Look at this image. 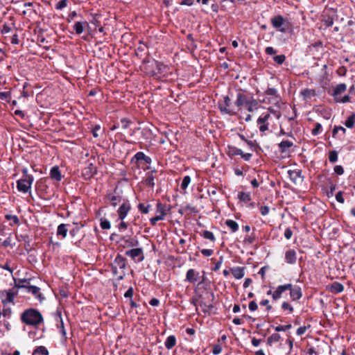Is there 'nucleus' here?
Here are the masks:
<instances>
[{"instance_id":"obj_1","label":"nucleus","mask_w":355,"mask_h":355,"mask_svg":"<svg viewBox=\"0 0 355 355\" xmlns=\"http://www.w3.org/2000/svg\"><path fill=\"white\" fill-rule=\"evenodd\" d=\"M21 321L31 326H37L43 322L41 313L35 309L30 308L23 311L20 316Z\"/></svg>"},{"instance_id":"obj_2","label":"nucleus","mask_w":355,"mask_h":355,"mask_svg":"<svg viewBox=\"0 0 355 355\" xmlns=\"http://www.w3.org/2000/svg\"><path fill=\"white\" fill-rule=\"evenodd\" d=\"M270 22L274 28L282 33H288L292 27L288 18H284L281 15L274 16L270 19Z\"/></svg>"},{"instance_id":"obj_3","label":"nucleus","mask_w":355,"mask_h":355,"mask_svg":"<svg viewBox=\"0 0 355 355\" xmlns=\"http://www.w3.org/2000/svg\"><path fill=\"white\" fill-rule=\"evenodd\" d=\"M151 67L153 68L152 70L146 71L148 75L152 76L158 75L165 76L168 71V67L167 65L155 60H153L152 62H145V67Z\"/></svg>"},{"instance_id":"obj_4","label":"nucleus","mask_w":355,"mask_h":355,"mask_svg":"<svg viewBox=\"0 0 355 355\" xmlns=\"http://www.w3.org/2000/svg\"><path fill=\"white\" fill-rule=\"evenodd\" d=\"M33 181V176H28V178H21L18 180L17 181V191L24 193L29 192Z\"/></svg>"},{"instance_id":"obj_5","label":"nucleus","mask_w":355,"mask_h":355,"mask_svg":"<svg viewBox=\"0 0 355 355\" xmlns=\"http://www.w3.org/2000/svg\"><path fill=\"white\" fill-rule=\"evenodd\" d=\"M218 106L222 114H226L231 116L236 114V112H235L232 107L231 99L228 96H224L223 101L222 103L218 102Z\"/></svg>"},{"instance_id":"obj_6","label":"nucleus","mask_w":355,"mask_h":355,"mask_svg":"<svg viewBox=\"0 0 355 355\" xmlns=\"http://www.w3.org/2000/svg\"><path fill=\"white\" fill-rule=\"evenodd\" d=\"M18 294V290L12 288L8 290H5L1 292L3 297L1 302L3 304L7 303H13L15 297Z\"/></svg>"},{"instance_id":"obj_7","label":"nucleus","mask_w":355,"mask_h":355,"mask_svg":"<svg viewBox=\"0 0 355 355\" xmlns=\"http://www.w3.org/2000/svg\"><path fill=\"white\" fill-rule=\"evenodd\" d=\"M265 94L267 96H270V98H268V102L270 103H272L275 105H277V107H279L281 98L279 96L278 92L275 88H273V87L268 88L266 90Z\"/></svg>"},{"instance_id":"obj_8","label":"nucleus","mask_w":355,"mask_h":355,"mask_svg":"<svg viewBox=\"0 0 355 355\" xmlns=\"http://www.w3.org/2000/svg\"><path fill=\"white\" fill-rule=\"evenodd\" d=\"M131 209V205L128 200H124L119 206L116 212L118 214V220H123Z\"/></svg>"},{"instance_id":"obj_9","label":"nucleus","mask_w":355,"mask_h":355,"mask_svg":"<svg viewBox=\"0 0 355 355\" xmlns=\"http://www.w3.org/2000/svg\"><path fill=\"white\" fill-rule=\"evenodd\" d=\"M291 288V284H286L284 285H279L278 286L276 289L272 292V291H268L267 292V295H271L272 297V299L274 300H277L282 297V294L285 292L286 291H288V288Z\"/></svg>"},{"instance_id":"obj_10","label":"nucleus","mask_w":355,"mask_h":355,"mask_svg":"<svg viewBox=\"0 0 355 355\" xmlns=\"http://www.w3.org/2000/svg\"><path fill=\"white\" fill-rule=\"evenodd\" d=\"M270 117V114L268 112L263 113L257 119V123L259 125V131L263 132L268 130V121Z\"/></svg>"},{"instance_id":"obj_11","label":"nucleus","mask_w":355,"mask_h":355,"mask_svg":"<svg viewBox=\"0 0 355 355\" xmlns=\"http://www.w3.org/2000/svg\"><path fill=\"white\" fill-rule=\"evenodd\" d=\"M122 200V197L120 195H116L112 193H107L104 197V202L109 204L114 207H116Z\"/></svg>"},{"instance_id":"obj_12","label":"nucleus","mask_w":355,"mask_h":355,"mask_svg":"<svg viewBox=\"0 0 355 355\" xmlns=\"http://www.w3.org/2000/svg\"><path fill=\"white\" fill-rule=\"evenodd\" d=\"M125 254L126 256L130 257L133 260H135V259L137 257H139V259H138L139 262H141L144 259V252H143V249L141 248H133V249L127 250L125 252Z\"/></svg>"},{"instance_id":"obj_13","label":"nucleus","mask_w":355,"mask_h":355,"mask_svg":"<svg viewBox=\"0 0 355 355\" xmlns=\"http://www.w3.org/2000/svg\"><path fill=\"white\" fill-rule=\"evenodd\" d=\"M96 168L93 164L90 163L83 168L81 175L85 180H89L96 174Z\"/></svg>"},{"instance_id":"obj_14","label":"nucleus","mask_w":355,"mask_h":355,"mask_svg":"<svg viewBox=\"0 0 355 355\" xmlns=\"http://www.w3.org/2000/svg\"><path fill=\"white\" fill-rule=\"evenodd\" d=\"M288 174L291 181L295 184L302 182L304 180L301 170H288Z\"/></svg>"},{"instance_id":"obj_15","label":"nucleus","mask_w":355,"mask_h":355,"mask_svg":"<svg viewBox=\"0 0 355 355\" xmlns=\"http://www.w3.org/2000/svg\"><path fill=\"white\" fill-rule=\"evenodd\" d=\"M144 161L147 164H150L152 163V159L145 155L144 153L139 151L137 152L132 158L131 163L138 164L139 162Z\"/></svg>"},{"instance_id":"obj_16","label":"nucleus","mask_w":355,"mask_h":355,"mask_svg":"<svg viewBox=\"0 0 355 355\" xmlns=\"http://www.w3.org/2000/svg\"><path fill=\"white\" fill-rule=\"evenodd\" d=\"M248 100L249 97L247 95L239 92L236 94V98L234 104L237 107H239V110H240L242 107H245L249 104Z\"/></svg>"},{"instance_id":"obj_17","label":"nucleus","mask_w":355,"mask_h":355,"mask_svg":"<svg viewBox=\"0 0 355 355\" xmlns=\"http://www.w3.org/2000/svg\"><path fill=\"white\" fill-rule=\"evenodd\" d=\"M121 242V245L123 248H133L139 245V241L137 239L128 236H122Z\"/></svg>"},{"instance_id":"obj_18","label":"nucleus","mask_w":355,"mask_h":355,"mask_svg":"<svg viewBox=\"0 0 355 355\" xmlns=\"http://www.w3.org/2000/svg\"><path fill=\"white\" fill-rule=\"evenodd\" d=\"M199 278V272L193 268H190L187 272L184 281L188 282L192 284H195L198 281Z\"/></svg>"},{"instance_id":"obj_19","label":"nucleus","mask_w":355,"mask_h":355,"mask_svg":"<svg viewBox=\"0 0 355 355\" xmlns=\"http://www.w3.org/2000/svg\"><path fill=\"white\" fill-rule=\"evenodd\" d=\"M26 293H31L40 302L44 300L45 297L40 293V288L36 286L29 285L26 290Z\"/></svg>"},{"instance_id":"obj_20","label":"nucleus","mask_w":355,"mask_h":355,"mask_svg":"<svg viewBox=\"0 0 355 355\" xmlns=\"http://www.w3.org/2000/svg\"><path fill=\"white\" fill-rule=\"evenodd\" d=\"M290 291V297L293 301H296L300 300L302 296V289L298 286H293L291 284V288H288Z\"/></svg>"},{"instance_id":"obj_21","label":"nucleus","mask_w":355,"mask_h":355,"mask_svg":"<svg viewBox=\"0 0 355 355\" xmlns=\"http://www.w3.org/2000/svg\"><path fill=\"white\" fill-rule=\"evenodd\" d=\"M111 266H114V269L116 268H117L120 270H124L126 266L125 259L123 256L118 254L115 257V259Z\"/></svg>"},{"instance_id":"obj_22","label":"nucleus","mask_w":355,"mask_h":355,"mask_svg":"<svg viewBox=\"0 0 355 355\" xmlns=\"http://www.w3.org/2000/svg\"><path fill=\"white\" fill-rule=\"evenodd\" d=\"M297 260V254L296 252L290 249L287 250L285 253V261L288 264H294L295 263Z\"/></svg>"},{"instance_id":"obj_23","label":"nucleus","mask_w":355,"mask_h":355,"mask_svg":"<svg viewBox=\"0 0 355 355\" xmlns=\"http://www.w3.org/2000/svg\"><path fill=\"white\" fill-rule=\"evenodd\" d=\"M89 24L87 21H77L73 26V29L76 32L77 35H80L83 33L86 26H88Z\"/></svg>"},{"instance_id":"obj_24","label":"nucleus","mask_w":355,"mask_h":355,"mask_svg":"<svg viewBox=\"0 0 355 355\" xmlns=\"http://www.w3.org/2000/svg\"><path fill=\"white\" fill-rule=\"evenodd\" d=\"M50 177L51 179L55 180L58 182L61 181L62 175H61L60 171L59 169V167L58 166H54L53 167H52L51 168Z\"/></svg>"},{"instance_id":"obj_25","label":"nucleus","mask_w":355,"mask_h":355,"mask_svg":"<svg viewBox=\"0 0 355 355\" xmlns=\"http://www.w3.org/2000/svg\"><path fill=\"white\" fill-rule=\"evenodd\" d=\"M293 146V142L288 140H283L278 144V149L282 153H284Z\"/></svg>"},{"instance_id":"obj_26","label":"nucleus","mask_w":355,"mask_h":355,"mask_svg":"<svg viewBox=\"0 0 355 355\" xmlns=\"http://www.w3.org/2000/svg\"><path fill=\"white\" fill-rule=\"evenodd\" d=\"M343 285L338 282H333L329 287V291L333 293H340L343 291Z\"/></svg>"},{"instance_id":"obj_27","label":"nucleus","mask_w":355,"mask_h":355,"mask_svg":"<svg viewBox=\"0 0 355 355\" xmlns=\"http://www.w3.org/2000/svg\"><path fill=\"white\" fill-rule=\"evenodd\" d=\"M301 95L303 96L304 100L310 99L312 97L316 96L317 93L314 89L306 88L301 91Z\"/></svg>"},{"instance_id":"obj_28","label":"nucleus","mask_w":355,"mask_h":355,"mask_svg":"<svg viewBox=\"0 0 355 355\" xmlns=\"http://www.w3.org/2000/svg\"><path fill=\"white\" fill-rule=\"evenodd\" d=\"M231 271L233 276L237 279H241L245 275L243 267H234L231 269Z\"/></svg>"},{"instance_id":"obj_29","label":"nucleus","mask_w":355,"mask_h":355,"mask_svg":"<svg viewBox=\"0 0 355 355\" xmlns=\"http://www.w3.org/2000/svg\"><path fill=\"white\" fill-rule=\"evenodd\" d=\"M347 89V85L345 83H340V84H338L337 85L334 89V91H333V96L335 98V97H338V96L339 94H340L341 93L345 92Z\"/></svg>"},{"instance_id":"obj_30","label":"nucleus","mask_w":355,"mask_h":355,"mask_svg":"<svg viewBox=\"0 0 355 355\" xmlns=\"http://www.w3.org/2000/svg\"><path fill=\"white\" fill-rule=\"evenodd\" d=\"M31 285L30 280L27 279H19L17 282H15V288H23L26 290L28 286Z\"/></svg>"},{"instance_id":"obj_31","label":"nucleus","mask_w":355,"mask_h":355,"mask_svg":"<svg viewBox=\"0 0 355 355\" xmlns=\"http://www.w3.org/2000/svg\"><path fill=\"white\" fill-rule=\"evenodd\" d=\"M176 345V338L173 335L168 336L165 340L164 345L167 349H171Z\"/></svg>"},{"instance_id":"obj_32","label":"nucleus","mask_w":355,"mask_h":355,"mask_svg":"<svg viewBox=\"0 0 355 355\" xmlns=\"http://www.w3.org/2000/svg\"><path fill=\"white\" fill-rule=\"evenodd\" d=\"M68 225L62 223L58 226L57 236H61L62 239L67 236L68 230L67 228Z\"/></svg>"},{"instance_id":"obj_33","label":"nucleus","mask_w":355,"mask_h":355,"mask_svg":"<svg viewBox=\"0 0 355 355\" xmlns=\"http://www.w3.org/2000/svg\"><path fill=\"white\" fill-rule=\"evenodd\" d=\"M155 172H156V171L153 170L150 173H148L147 177L144 181L146 185H147L148 187H150L151 188H153L155 186V177L153 175V173H155Z\"/></svg>"},{"instance_id":"obj_34","label":"nucleus","mask_w":355,"mask_h":355,"mask_svg":"<svg viewBox=\"0 0 355 355\" xmlns=\"http://www.w3.org/2000/svg\"><path fill=\"white\" fill-rule=\"evenodd\" d=\"M225 224L231 230L232 232H236L239 230V224L231 219H227L225 221Z\"/></svg>"},{"instance_id":"obj_35","label":"nucleus","mask_w":355,"mask_h":355,"mask_svg":"<svg viewBox=\"0 0 355 355\" xmlns=\"http://www.w3.org/2000/svg\"><path fill=\"white\" fill-rule=\"evenodd\" d=\"M49 352L47 348L44 346H39L36 347L32 355H49Z\"/></svg>"},{"instance_id":"obj_36","label":"nucleus","mask_w":355,"mask_h":355,"mask_svg":"<svg viewBox=\"0 0 355 355\" xmlns=\"http://www.w3.org/2000/svg\"><path fill=\"white\" fill-rule=\"evenodd\" d=\"M238 198L242 202H248L251 200L250 193L240 191L238 193Z\"/></svg>"},{"instance_id":"obj_37","label":"nucleus","mask_w":355,"mask_h":355,"mask_svg":"<svg viewBox=\"0 0 355 355\" xmlns=\"http://www.w3.org/2000/svg\"><path fill=\"white\" fill-rule=\"evenodd\" d=\"M57 318L60 320V324L58 326V328L60 329V331L62 334L63 337H66V330L64 329V322L62 320V316H61V311H57Z\"/></svg>"},{"instance_id":"obj_38","label":"nucleus","mask_w":355,"mask_h":355,"mask_svg":"<svg viewBox=\"0 0 355 355\" xmlns=\"http://www.w3.org/2000/svg\"><path fill=\"white\" fill-rule=\"evenodd\" d=\"M15 23L14 22H10V23H5L3 26H2V28L1 30V33L2 34H6V33H8L12 31V30L13 29V28H15Z\"/></svg>"},{"instance_id":"obj_39","label":"nucleus","mask_w":355,"mask_h":355,"mask_svg":"<svg viewBox=\"0 0 355 355\" xmlns=\"http://www.w3.org/2000/svg\"><path fill=\"white\" fill-rule=\"evenodd\" d=\"M345 125L348 128H352L355 124V114L353 113L349 116L344 123Z\"/></svg>"},{"instance_id":"obj_40","label":"nucleus","mask_w":355,"mask_h":355,"mask_svg":"<svg viewBox=\"0 0 355 355\" xmlns=\"http://www.w3.org/2000/svg\"><path fill=\"white\" fill-rule=\"evenodd\" d=\"M280 338L281 336L279 334H272L268 338L267 344L271 346L273 343L279 342Z\"/></svg>"},{"instance_id":"obj_41","label":"nucleus","mask_w":355,"mask_h":355,"mask_svg":"<svg viewBox=\"0 0 355 355\" xmlns=\"http://www.w3.org/2000/svg\"><path fill=\"white\" fill-rule=\"evenodd\" d=\"M281 308L284 311H286L288 314H291L293 312V306L288 302H284L282 304Z\"/></svg>"},{"instance_id":"obj_42","label":"nucleus","mask_w":355,"mask_h":355,"mask_svg":"<svg viewBox=\"0 0 355 355\" xmlns=\"http://www.w3.org/2000/svg\"><path fill=\"white\" fill-rule=\"evenodd\" d=\"M150 207V205L149 204L139 203L137 205V208H138L139 211L141 214H148L149 212Z\"/></svg>"},{"instance_id":"obj_43","label":"nucleus","mask_w":355,"mask_h":355,"mask_svg":"<svg viewBox=\"0 0 355 355\" xmlns=\"http://www.w3.org/2000/svg\"><path fill=\"white\" fill-rule=\"evenodd\" d=\"M5 218L6 220L11 221L10 223L11 226L17 225L19 222V218L16 215L6 214Z\"/></svg>"},{"instance_id":"obj_44","label":"nucleus","mask_w":355,"mask_h":355,"mask_svg":"<svg viewBox=\"0 0 355 355\" xmlns=\"http://www.w3.org/2000/svg\"><path fill=\"white\" fill-rule=\"evenodd\" d=\"M229 153L233 156L236 155H241L243 154V150L240 148H238L235 146H229Z\"/></svg>"},{"instance_id":"obj_45","label":"nucleus","mask_w":355,"mask_h":355,"mask_svg":"<svg viewBox=\"0 0 355 355\" xmlns=\"http://www.w3.org/2000/svg\"><path fill=\"white\" fill-rule=\"evenodd\" d=\"M100 226L103 230H109L111 227V224L107 218H101L100 220Z\"/></svg>"},{"instance_id":"obj_46","label":"nucleus","mask_w":355,"mask_h":355,"mask_svg":"<svg viewBox=\"0 0 355 355\" xmlns=\"http://www.w3.org/2000/svg\"><path fill=\"white\" fill-rule=\"evenodd\" d=\"M202 236L205 239L210 240L211 241H215V240H216V238H215L214 234H213V232H210V231H208V230L203 231L202 232Z\"/></svg>"},{"instance_id":"obj_47","label":"nucleus","mask_w":355,"mask_h":355,"mask_svg":"<svg viewBox=\"0 0 355 355\" xmlns=\"http://www.w3.org/2000/svg\"><path fill=\"white\" fill-rule=\"evenodd\" d=\"M329 160L331 163H335L338 161V152L335 150L329 153Z\"/></svg>"},{"instance_id":"obj_48","label":"nucleus","mask_w":355,"mask_h":355,"mask_svg":"<svg viewBox=\"0 0 355 355\" xmlns=\"http://www.w3.org/2000/svg\"><path fill=\"white\" fill-rule=\"evenodd\" d=\"M322 130V126L320 123H315L314 128L311 130V134L313 136H316L321 133Z\"/></svg>"},{"instance_id":"obj_49","label":"nucleus","mask_w":355,"mask_h":355,"mask_svg":"<svg viewBox=\"0 0 355 355\" xmlns=\"http://www.w3.org/2000/svg\"><path fill=\"white\" fill-rule=\"evenodd\" d=\"M249 149L252 151H257V149L259 148V145L256 143L255 141L248 140L246 142Z\"/></svg>"},{"instance_id":"obj_50","label":"nucleus","mask_w":355,"mask_h":355,"mask_svg":"<svg viewBox=\"0 0 355 355\" xmlns=\"http://www.w3.org/2000/svg\"><path fill=\"white\" fill-rule=\"evenodd\" d=\"M340 131L343 133V135L346 133V129L343 126L335 125L332 131V137H336V134Z\"/></svg>"},{"instance_id":"obj_51","label":"nucleus","mask_w":355,"mask_h":355,"mask_svg":"<svg viewBox=\"0 0 355 355\" xmlns=\"http://www.w3.org/2000/svg\"><path fill=\"white\" fill-rule=\"evenodd\" d=\"M191 182V178L189 175H186L183 178L181 183V188L185 190Z\"/></svg>"},{"instance_id":"obj_52","label":"nucleus","mask_w":355,"mask_h":355,"mask_svg":"<svg viewBox=\"0 0 355 355\" xmlns=\"http://www.w3.org/2000/svg\"><path fill=\"white\" fill-rule=\"evenodd\" d=\"M67 6V0H60L55 4V9L61 10L66 8Z\"/></svg>"},{"instance_id":"obj_53","label":"nucleus","mask_w":355,"mask_h":355,"mask_svg":"<svg viewBox=\"0 0 355 355\" xmlns=\"http://www.w3.org/2000/svg\"><path fill=\"white\" fill-rule=\"evenodd\" d=\"M166 206L161 203V202H158L157 204V213L159 214H163V215H166Z\"/></svg>"},{"instance_id":"obj_54","label":"nucleus","mask_w":355,"mask_h":355,"mask_svg":"<svg viewBox=\"0 0 355 355\" xmlns=\"http://www.w3.org/2000/svg\"><path fill=\"white\" fill-rule=\"evenodd\" d=\"M286 60L284 55H278L273 57V60L278 64H282Z\"/></svg>"},{"instance_id":"obj_55","label":"nucleus","mask_w":355,"mask_h":355,"mask_svg":"<svg viewBox=\"0 0 355 355\" xmlns=\"http://www.w3.org/2000/svg\"><path fill=\"white\" fill-rule=\"evenodd\" d=\"M292 327L291 324H288L286 325H279L275 327V330L276 331H286L290 329Z\"/></svg>"},{"instance_id":"obj_56","label":"nucleus","mask_w":355,"mask_h":355,"mask_svg":"<svg viewBox=\"0 0 355 355\" xmlns=\"http://www.w3.org/2000/svg\"><path fill=\"white\" fill-rule=\"evenodd\" d=\"M323 21L327 27H331L334 24V18L330 16H326L323 19Z\"/></svg>"},{"instance_id":"obj_57","label":"nucleus","mask_w":355,"mask_h":355,"mask_svg":"<svg viewBox=\"0 0 355 355\" xmlns=\"http://www.w3.org/2000/svg\"><path fill=\"white\" fill-rule=\"evenodd\" d=\"M12 315V310L10 308H4L1 311V315L4 318L10 319Z\"/></svg>"},{"instance_id":"obj_58","label":"nucleus","mask_w":355,"mask_h":355,"mask_svg":"<svg viewBox=\"0 0 355 355\" xmlns=\"http://www.w3.org/2000/svg\"><path fill=\"white\" fill-rule=\"evenodd\" d=\"M334 101L336 102V103H347V102H349L350 101V97L348 96V95H346L345 96H343V98H339L338 96V97H335L334 98Z\"/></svg>"},{"instance_id":"obj_59","label":"nucleus","mask_w":355,"mask_h":355,"mask_svg":"<svg viewBox=\"0 0 355 355\" xmlns=\"http://www.w3.org/2000/svg\"><path fill=\"white\" fill-rule=\"evenodd\" d=\"M120 123L123 129H127L131 123V121L126 118H123L121 119Z\"/></svg>"},{"instance_id":"obj_60","label":"nucleus","mask_w":355,"mask_h":355,"mask_svg":"<svg viewBox=\"0 0 355 355\" xmlns=\"http://www.w3.org/2000/svg\"><path fill=\"white\" fill-rule=\"evenodd\" d=\"M334 173L338 175H341L344 173V168L341 165H336L334 168Z\"/></svg>"},{"instance_id":"obj_61","label":"nucleus","mask_w":355,"mask_h":355,"mask_svg":"<svg viewBox=\"0 0 355 355\" xmlns=\"http://www.w3.org/2000/svg\"><path fill=\"white\" fill-rule=\"evenodd\" d=\"M336 200H337V202H340V203H344L345 202V199L343 198V191H338L336 194Z\"/></svg>"},{"instance_id":"obj_62","label":"nucleus","mask_w":355,"mask_h":355,"mask_svg":"<svg viewBox=\"0 0 355 355\" xmlns=\"http://www.w3.org/2000/svg\"><path fill=\"white\" fill-rule=\"evenodd\" d=\"M134 294V290L132 287H130L124 294V297L125 298H130V300L132 298Z\"/></svg>"},{"instance_id":"obj_63","label":"nucleus","mask_w":355,"mask_h":355,"mask_svg":"<svg viewBox=\"0 0 355 355\" xmlns=\"http://www.w3.org/2000/svg\"><path fill=\"white\" fill-rule=\"evenodd\" d=\"M200 252L205 257H210L211 255L213 254L214 250L211 249H202L200 250Z\"/></svg>"},{"instance_id":"obj_64","label":"nucleus","mask_w":355,"mask_h":355,"mask_svg":"<svg viewBox=\"0 0 355 355\" xmlns=\"http://www.w3.org/2000/svg\"><path fill=\"white\" fill-rule=\"evenodd\" d=\"M222 351V347L220 345H215L212 349V353L214 355L219 354Z\"/></svg>"}]
</instances>
